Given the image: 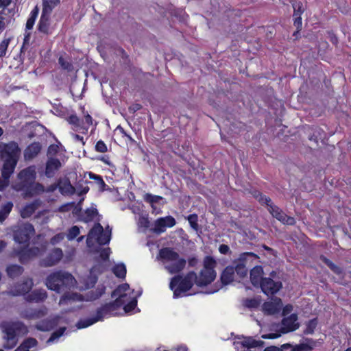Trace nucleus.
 <instances>
[{"label": "nucleus", "instance_id": "nucleus-1", "mask_svg": "<svg viewBox=\"0 0 351 351\" xmlns=\"http://www.w3.org/2000/svg\"><path fill=\"white\" fill-rule=\"evenodd\" d=\"M21 149L15 141L3 144L1 150V158L3 161L0 178V191L4 190L9 184V179L14 173L20 156Z\"/></svg>", "mask_w": 351, "mask_h": 351}, {"label": "nucleus", "instance_id": "nucleus-2", "mask_svg": "<svg viewBox=\"0 0 351 351\" xmlns=\"http://www.w3.org/2000/svg\"><path fill=\"white\" fill-rule=\"evenodd\" d=\"M19 180L16 186V191H22L24 197H32L45 191V186L36 182V171L34 166H29L22 169L18 174Z\"/></svg>", "mask_w": 351, "mask_h": 351}, {"label": "nucleus", "instance_id": "nucleus-3", "mask_svg": "<svg viewBox=\"0 0 351 351\" xmlns=\"http://www.w3.org/2000/svg\"><path fill=\"white\" fill-rule=\"evenodd\" d=\"M75 282L76 280L72 274L62 271H57L47 277L45 285L49 289L60 293L70 289Z\"/></svg>", "mask_w": 351, "mask_h": 351}, {"label": "nucleus", "instance_id": "nucleus-4", "mask_svg": "<svg viewBox=\"0 0 351 351\" xmlns=\"http://www.w3.org/2000/svg\"><path fill=\"white\" fill-rule=\"evenodd\" d=\"M196 272L189 271L185 276L176 275L171 278L169 288L173 292V298H178L189 291L195 284Z\"/></svg>", "mask_w": 351, "mask_h": 351}, {"label": "nucleus", "instance_id": "nucleus-5", "mask_svg": "<svg viewBox=\"0 0 351 351\" xmlns=\"http://www.w3.org/2000/svg\"><path fill=\"white\" fill-rule=\"evenodd\" d=\"M216 266V260L211 256H206L203 260V268L198 275L196 274L195 284L199 287H203L213 282L217 275L215 270Z\"/></svg>", "mask_w": 351, "mask_h": 351}, {"label": "nucleus", "instance_id": "nucleus-6", "mask_svg": "<svg viewBox=\"0 0 351 351\" xmlns=\"http://www.w3.org/2000/svg\"><path fill=\"white\" fill-rule=\"evenodd\" d=\"M160 256L162 259L171 262V263L165 266V268L171 274L180 273L186 266V260L183 258H180L179 254L172 248L165 247L161 249L160 250Z\"/></svg>", "mask_w": 351, "mask_h": 351}, {"label": "nucleus", "instance_id": "nucleus-7", "mask_svg": "<svg viewBox=\"0 0 351 351\" xmlns=\"http://www.w3.org/2000/svg\"><path fill=\"white\" fill-rule=\"evenodd\" d=\"M126 298H128L127 294L120 293L114 301L106 303L98 308L96 315L100 321H103L105 317L116 315L117 311L125 304Z\"/></svg>", "mask_w": 351, "mask_h": 351}, {"label": "nucleus", "instance_id": "nucleus-8", "mask_svg": "<svg viewBox=\"0 0 351 351\" xmlns=\"http://www.w3.org/2000/svg\"><path fill=\"white\" fill-rule=\"evenodd\" d=\"M4 332L7 339L4 348L12 349L16 345L17 337L21 333L27 332V327L22 322H14L5 327Z\"/></svg>", "mask_w": 351, "mask_h": 351}, {"label": "nucleus", "instance_id": "nucleus-9", "mask_svg": "<svg viewBox=\"0 0 351 351\" xmlns=\"http://www.w3.org/2000/svg\"><path fill=\"white\" fill-rule=\"evenodd\" d=\"M35 230L32 223H27L19 227L14 231V239L20 244L28 246L32 236L34 235Z\"/></svg>", "mask_w": 351, "mask_h": 351}, {"label": "nucleus", "instance_id": "nucleus-10", "mask_svg": "<svg viewBox=\"0 0 351 351\" xmlns=\"http://www.w3.org/2000/svg\"><path fill=\"white\" fill-rule=\"evenodd\" d=\"M110 231L104 232L103 226L99 223H97L88 232L87 244L88 245L90 240L94 238L99 245H106L110 241Z\"/></svg>", "mask_w": 351, "mask_h": 351}, {"label": "nucleus", "instance_id": "nucleus-11", "mask_svg": "<svg viewBox=\"0 0 351 351\" xmlns=\"http://www.w3.org/2000/svg\"><path fill=\"white\" fill-rule=\"evenodd\" d=\"M265 342L261 340H256L252 337H243L237 338L233 343L234 348L237 351H247L250 348L263 347Z\"/></svg>", "mask_w": 351, "mask_h": 351}, {"label": "nucleus", "instance_id": "nucleus-12", "mask_svg": "<svg viewBox=\"0 0 351 351\" xmlns=\"http://www.w3.org/2000/svg\"><path fill=\"white\" fill-rule=\"evenodd\" d=\"M248 256L254 258L258 257V256L254 252H243L239 255L238 258L234 260L232 262L234 273H237V274L241 278L245 277L247 274L246 263Z\"/></svg>", "mask_w": 351, "mask_h": 351}, {"label": "nucleus", "instance_id": "nucleus-13", "mask_svg": "<svg viewBox=\"0 0 351 351\" xmlns=\"http://www.w3.org/2000/svg\"><path fill=\"white\" fill-rule=\"evenodd\" d=\"M260 286L262 291L265 295H272L282 287V284L280 281H274L271 278H263L261 279Z\"/></svg>", "mask_w": 351, "mask_h": 351}, {"label": "nucleus", "instance_id": "nucleus-14", "mask_svg": "<svg viewBox=\"0 0 351 351\" xmlns=\"http://www.w3.org/2000/svg\"><path fill=\"white\" fill-rule=\"evenodd\" d=\"M176 223V221L172 216L160 217L155 221L152 231L156 234H160L166 231L167 228H171Z\"/></svg>", "mask_w": 351, "mask_h": 351}, {"label": "nucleus", "instance_id": "nucleus-15", "mask_svg": "<svg viewBox=\"0 0 351 351\" xmlns=\"http://www.w3.org/2000/svg\"><path fill=\"white\" fill-rule=\"evenodd\" d=\"M40 253V250L38 247H21L16 250V254L19 257V261L22 264L27 263L33 258L38 256Z\"/></svg>", "mask_w": 351, "mask_h": 351}, {"label": "nucleus", "instance_id": "nucleus-16", "mask_svg": "<svg viewBox=\"0 0 351 351\" xmlns=\"http://www.w3.org/2000/svg\"><path fill=\"white\" fill-rule=\"evenodd\" d=\"M282 302L280 298L274 297L270 301L265 302L263 304V311L267 315H274L280 312Z\"/></svg>", "mask_w": 351, "mask_h": 351}, {"label": "nucleus", "instance_id": "nucleus-17", "mask_svg": "<svg viewBox=\"0 0 351 351\" xmlns=\"http://www.w3.org/2000/svg\"><path fill=\"white\" fill-rule=\"evenodd\" d=\"M33 287L32 279H27L21 282L16 283L9 291L10 295L13 296L24 295L29 293Z\"/></svg>", "mask_w": 351, "mask_h": 351}, {"label": "nucleus", "instance_id": "nucleus-18", "mask_svg": "<svg viewBox=\"0 0 351 351\" xmlns=\"http://www.w3.org/2000/svg\"><path fill=\"white\" fill-rule=\"evenodd\" d=\"M317 341L311 338L305 339L304 343L293 345L289 343H284V348L289 351H313Z\"/></svg>", "mask_w": 351, "mask_h": 351}, {"label": "nucleus", "instance_id": "nucleus-19", "mask_svg": "<svg viewBox=\"0 0 351 351\" xmlns=\"http://www.w3.org/2000/svg\"><path fill=\"white\" fill-rule=\"evenodd\" d=\"M298 319V315L295 313H293L288 317H285L281 322V332L282 333H287L296 330L300 327Z\"/></svg>", "mask_w": 351, "mask_h": 351}, {"label": "nucleus", "instance_id": "nucleus-20", "mask_svg": "<svg viewBox=\"0 0 351 351\" xmlns=\"http://www.w3.org/2000/svg\"><path fill=\"white\" fill-rule=\"evenodd\" d=\"M47 297V292L45 289H36L25 295V300L29 303H42Z\"/></svg>", "mask_w": 351, "mask_h": 351}, {"label": "nucleus", "instance_id": "nucleus-21", "mask_svg": "<svg viewBox=\"0 0 351 351\" xmlns=\"http://www.w3.org/2000/svg\"><path fill=\"white\" fill-rule=\"evenodd\" d=\"M62 256V250L60 248H54L44 259V265L47 267L53 266L60 262Z\"/></svg>", "mask_w": 351, "mask_h": 351}, {"label": "nucleus", "instance_id": "nucleus-22", "mask_svg": "<svg viewBox=\"0 0 351 351\" xmlns=\"http://www.w3.org/2000/svg\"><path fill=\"white\" fill-rule=\"evenodd\" d=\"M60 167L61 162L59 159L49 158L46 163L45 176L49 178L53 177Z\"/></svg>", "mask_w": 351, "mask_h": 351}, {"label": "nucleus", "instance_id": "nucleus-23", "mask_svg": "<svg viewBox=\"0 0 351 351\" xmlns=\"http://www.w3.org/2000/svg\"><path fill=\"white\" fill-rule=\"evenodd\" d=\"M40 205L41 201L39 199L26 204L21 210V217L23 219L31 217Z\"/></svg>", "mask_w": 351, "mask_h": 351}, {"label": "nucleus", "instance_id": "nucleus-24", "mask_svg": "<svg viewBox=\"0 0 351 351\" xmlns=\"http://www.w3.org/2000/svg\"><path fill=\"white\" fill-rule=\"evenodd\" d=\"M234 269L232 265H228L224 268L220 276L221 285H228L232 282L234 279Z\"/></svg>", "mask_w": 351, "mask_h": 351}, {"label": "nucleus", "instance_id": "nucleus-25", "mask_svg": "<svg viewBox=\"0 0 351 351\" xmlns=\"http://www.w3.org/2000/svg\"><path fill=\"white\" fill-rule=\"evenodd\" d=\"M49 14L44 13L42 12L41 16L38 24V30L39 32L45 34L46 35L49 34V20H50Z\"/></svg>", "mask_w": 351, "mask_h": 351}, {"label": "nucleus", "instance_id": "nucleus-26", "mask_svg": "<svg viewBox=\"0 0 351 351\" xmlns=\"http://www.w3.org/2000/svg\"><path fill=\"white\" fill-rule=\"evenodd\" d=\"M41 145L38 142H34L29 145L25 149L24 156L26 159L30 160L35 158L40 152Z\"/></svg>", "mask_w": 351, "mask_h": 351}, {"label": "nucleus", "instance_id": "nucleus-27", "mask_svg": "<svg viewBox=\"0 0 351 351\" xmlns=\"http://www.w3.org/2000/svg\"><path fill=\"white\" fill-rule=\"evenodd\" d=\"M263 273V267L260 265H257L254 267L251 270L250 273V278L251 282L254 285H256L258 283L261 284V281L262 278V274Z\"/></svg>", "mask_w": 351, "mask_h": 351}, {"label": "nucleus", "instance_id": "nucleus-28", "mask_svg": "<svg viewBox=\"0 0 351 351\" xmlns=\"http://www.w3.org/2000/svg\"><path fill=\"white\" fill-rule=\"evenodd\" d=\"M98 215V211L95 208H89L82 212L79 215V219L84 223L92 221L95 217Z\"/></svg>", "mask_w": 351, "mask_h": 351}, {"label": "nucleus", "instance_id": "nucleus-29", "mask_svg": "<svg viewBox=\"0 0 351 351\" xmlns=\"http://www.w3.org/2000/svg\"><path fill=\"white\" fill-rule=\"evenodd\" d=\"M83 297L81 294L77 293H64L59 301L60 305L68 304L70 301H82Z\"/></svg>", "mask_w": 351, "mask_h": 351}, {"label": "nucleus", "instance_id": "nucleus-30", "mask_svg": "<svg viewBox=\"0 0 351 351\" xmlns=\"http://www.w3.org/2000/svg\"><path fill=\"white\" fill-rule=\"evenodd\" d=\"M58 188L62 194H73L75 192V188L68 178L59 180Z\"/></svg>", "mask_w": 351, "mask_h": 351}, {"label": "nucleus", "instance_id": "nucleus-31", "mask_svg": "<svg viewBox=\"0 0 351 351\" xmlns=\"http://www.w3.org/2000/svg\"><path fill=\"white\" fill-rule=\"evenodd\" d=\"M38 346V341L33 337H28L23 340L15 351H29V349Z\"/></svg>", "mask_w": 351, "mask_h": 351}, {"label": "nucleus", "instance_id": "nucleus-32", "mask_svg": "<svg viewBox=\"0 0 351 351\" xmlns=\"http://www.w3.org/2000/svg\"><path fill=\"white\" fill-rule=\"evenodd\" d=\"M60 4V0H42V12L51 14Z\"/></svg>", "mask_w": 351, "mask_h": 351}, {"label": "nucleus", "instance_id": "nucleus-33", "mask_svg": "<svg viewBox=\"0 0 351 351\" xmlns=\"http://www.w3.org/2000/svg\"><path fill=\"white\" fill-rule=\"evenodd\" d=\"M23 271V267L18 265H10L6 268L8 276L12 279L20 276Z\"/></svg>", "mask_w": 351, "mask_h": 351}, {"label": "nucleus", "instance_id": "nucleus-34", "mask_svg": "<svg viewBox=\"0 0 351 351\" xmlns=\"http://www.w3.org/2000/svg\"><path fill=\"white\" fill-rule=\"evenodd\" d=\"M13 208L12 202H7L0 208V223H2L8 217Z\"/></svg>", "mask_w": 351, "mask_h": 351}, {"label": "nucleus", "instance_id": "nucleus-35", "mask_svg": "<svg viewBox=\"0 0 351 351\" xmlns=\"http://www.w3.org/2000/svg\"><path fill=\"white\" fill-rule=\"evenodd\" d=\"M275 218L285 225L293 226L296 223L294 217L288 216L282 210L280 212V214L277 215Z\"/></svg>", "mask_w": 351, "mask_h": 351}, {"label": "nucleus", "instance_id": "nucleus-36", "mask_svg": "<svg viewBox=\"0 0 351 351\" xmlns=\"http://www.w3.org/2000/svg\"><path fill=\"white\" fill-rule=\"evenodd\" d=\"M99 321H100V319L96 315L95 317L80 319V321H78L77 326L78 328H85L95 324Z\"/></svg>", "mask_w": 351, "mask_h": 351}, {"label": "nucleus", "instance_id": "nucleus-37", "mask_svg": "<svg viewBox=\"0 0 351 351\" xmlns=\"http://www.w3.org/2000/svg\"><path fill=\"white\" fill-rule=\"evenodd\" d=\"M112 273L119 278L124 279L126 276L127 269L123 263L115 265L112 269Z\"/></svg>", "mask_w": 351, "mask_h": 351}, {"label": "nucleus", "instance_id": "nucleus-38", "mask_svg": "<svg viewBox=\"0 0 351 351\" xmlns=\"http://www.w3.org/2000/svg\"><path fill=\"white\" fill-rule=\"evenodd\" d=\"M320 259L322 261V262L326 264L329 268L330 269L334 272L335 274H337V275H340L342 274V269L336 265L335 263H332V261H331L330 259L327 258L326 257L324 256H322L320 257Z\"/></svg>", "mask_w": 351, "mask_h": 351}, {"label": "nucleus", "instance_id": "nucleus-39", "mask_svg": "<svg viewBox=\"0 0 351 351\" xmlns=\"http://www.w3.org/2000/svg\"><path fill=\"white\" fill-rule=\"evenodd\" d=\"M317 318H313L308 321L306 324V328L304 330V335H312L317 326Z\"/></svg>", "mask_w": 351, "mask_h": 351}, {"label": "nucleus", "instance_id": "nucleus-40", "mask_svg": "<svg viewBox=\"0 0 351 351\" xmlns=\"http://www.w3.org/2000/svg\"><path fill=\"white\" fill-rule=\"evenodd\" d=\"M252 195L262 205H265L266 204L269 203L271 202V198L269 197L263 195L259 191H254L252 192Z\"/></svg>", "mask_w": 351, "mask_h": 351}, {"label": "nucleus", "instance_id": "nucleus-41", "mask_svg": "<svg viewBox=\"0 0 351 351\" xmlns=\"http://www.w3.org/2000/svg\"><path fill=\"white\" fill-rule=\"evenodd\" d=\"M88 176L90 179L95 181L101 191H104L106 184L101 176L95 174L93 172H89Z\"/></svg>", "mask_w": 351, "mask_h": 351}, {"label": "nucleus", "instance_id": "nucleus-42", "mask_svg": "<svg viewBox=\"0 0 351 351\" xmlns=\"http://www.w3.org/2000/svg\"><path fill=\"white\" fill-rule=\"evenodd\" d=\"M162 199V197L159 195H152L151 193H145L143 197L145 202L149 203L151 206L154 208V204L158 203Z\"/></svg>", "mask_w": 351, "mask_h": 351}, {"label": "nucleus", "instance_id": "nucleus-43", "mask_svg": "<svg viewBox=\"0 0 351 351\" xmlns=\"http://www.w3.org/2000/svg\"><path fill=\"white\" fill-rule=\"evenodd\" d=\"M187 220L191 228L195 231L199 230L198 216L197 214H191L187 217Z\"/></svg>", "mask_w": 351, "mask_h": 351}, {"label": "nucleus", "instance_id": "nucleus-44", "mask_svg": "<svg viewBox=\"0 0 351 351\" xmlns=\"http://www.w3.org/2000/svg\"><path fill=\"white\" fill-rule=\"evenodd\" d=\"M58 63L62 69L68 72H71L73 70V65L71 62L66 60L62 56L59 57Z\"/></svg>", "mask_w": 351, "mask_h": 351}, {"label": "nucleus", "instance_id": "nucleus-45", "mask_svg": "<svg viewBox=\"0 0 351 351\" xmlns=\"http://www.w3.org/2000/svg\"><path fill=\"white\" fill-rule=\"evenodd\" d=\"M68 122L69 124L73 125V129L75 131H79V127H80V123H81V119L75 114H72L68 118Z\"/></svg>", "mask_w": 351, "mask_h": 351}, {"label": "nucleus", "instance_id": "nucleus-46", "mask_svg": "<svg viewBox=\"0 0 351 351\" xmlns=\"http://www.w3.org/2000/svg\"><path fill=\"white\" fill-rule=\"evenodd\" d=\"M68 122L69 124L73 125V129L75 131H79V127H80V123H81V119L75 114H72L68 118Z\"/></svg>", "mask_w": 351, "mask_h": 351}, {"label": "nucleus", "instance_id": "nucleus-47", "mask_svg": "<svg viewBox=\"0 0 351 351\" xmlns=\"http://www.w3.org/2000/svg\"><path fill=\"white\" fill-rule=\"evenodd\" d=\"M11 38H7L0 43V58L5 56Z\"/></svg>", "mask_w": 351, "mask_h": 351}, {"label": "nucleus", "instance_id": "nucleus-48", "mask_svg": "<svg viewBox=\"0 0 351 351\" xmlns=\"http://www.w3.org/2000/svg\"><path fill=\"white\" fill-rule=\"evenodd\" d=\"M88 183L92 184V182H84L83 180H80L77 184V187L80 190L79 192L80 195H83L86 194L89 191V187L87 186Z\"/></svg>", "mask_w": 351, "mask_h": 351}, {"label": "nucleus", "instance_id": "nucleus-49", "mask_svg": "<svg viewBox=\"0 0 351 351\" xmlns=\"http://www.w3.org/2000/svg\"><path fill=\"white\" fill-rule=\"evenodd\" d=\"M267 206V210L269 213L275 218V217L280 214L282 210L280 209L278 206L274 204L271 201L269 203L265 204Z\"/></svg>", "mask_w": 351, "mask_h": 351}, {"label": "nucleus", "instance_id": "nucleus-50", "mask_svg": "<svg viewBox=\"0 0 351 351\" xmlns=\"http://www.w3.org/2000/svg\"><path fill=\"white\" fill-rule=\"evenodd\" d=\"M293 16V25L296 27L297 30L293 34V36H297L298 34L300 32L302 27V17L300 16Z\"/></svg>", "mask_w": 351, "mask_h": 351}, {"label": "nucleus", "instance_id": "nucleus-51", "mask_svg": "<svg viewBox=\"0 0 351 351\" xmlns=\"http://www.w3.org/2000/svg\"><path fill=\"white\" fill-rule=\"evenodd\" d=\"M80 228L77 226H72L68 232L67 238L69 240L75 239L80 234Z\"/></svg>", "mask_w": 351, "mask_h": 351}, {"label": "nucleus", "instance_id": "nucleus-52", "mask_svg": "<svg viewBox=\"0 0 351 351\" xmlns=\"http://www.w3.org/2000/svg\"><path fill=\"white\" fill-rule=\"evenodd\" d=\"M292 6L293 8V16H301L302 14L304 12V10L302 9V3L300 1L294 2L292 3Z\"/></svg>", "mask_w": 351, "mask_h": 351}, {"label": "nucleus", "instance_id": "nucleus-53", "mask_svg": "<svg viewBox=\"0 0 351 351\" xmlns=\"http://www.w3.org/2000/svg\"><path fill=\"white\" fill-rule=\"evenodd\" d=\"M137 306V300L134 298L128 303L124 305L123 309L125 313L132 311Z\"/></svg>", "mask_w": 351, "mask_h": 351}, {"label": "nucleus", "instance_id": "nucleus-54", "mask_svg": "<svg viewBox=\"0 0 351 351\" xmlns=\"http://www.w3.org/2000/svg\"><path fill=\"white\" fill-rule=\"evenodd\" d=\"M129 289V285L124 283L118 286V287L114 290L112 293V297L114 298L121 292H125Z\"/></svg>", "mask_w": 351, "mask_h": 351}, {"label": "nucleus", "instance_id": "nucleus-55", "mask_svg": "<svg viewBox=\"0 0 351 351\" xmlns=\"http://www.w3.org/2000/svg\"><path fill=\"white\" fill-rule=\"evenodd\" d=\"M95 150L99 153H105L108 151V148L106 143L102 140H99L96 143Z\"/></svg>", "mask_w": 351, "mask_h": 351}, {"label": "nucleus", "instance_id": "nucleus-56", "mask_svg": "<svg viewBox=\"0 0 351 351\" xmlns=\"http://www.w3.org/2000/svg\"><path fill=\"white\" fill-rule=\"evenodd\" d=\"M260 304V302L258 300L252 298V299H247L245 301V305L247 307L250 308H257Z\"/></svg>", "mask_w": 351, "mask_h": 351}, {"label": "nucleus", "instance_id": "nucleus-57", "mask_svg": "<svg viewBox=\"0 0 351 351\" xmlns=\"http://www.w3.org/2000/svg\"><path fill=\"white\" fill-rule=\"evenodd\" d=\"M64 331H65V328H60V329L56 330L55 332H53L51 334V335L49 339V341H52L54 339L60 337L64 334Z\"/></svg>", "mask_w": 351, "mask_h": 351}, {"label": "nucleus", "instance_id": "nucleus-58", "mask_svg": "<svg viewBox=\"0 0 351 351\" xmlns=\"http://www.w3.org/2000/svg\"><path fill=\"white\" fill-rule=\"evenodd\" d=\"M85 126L86 127L87 130H88L90 125H93V118L92 117L86 112L84 113V119H83Z\"/></svg>", "mask_w": 351, "mask_h": 351}, {"label": "nucleus", "instance_id": "nucleus-59", "mask_svg": "<svg viewBox=\"0 0 351 351\" xmlns=\"http://www.w3.org/2000/svg\"><path fill=\"white\" fill-rule=\"evenodd\" d=\"M110 254V249L109 247L102 249L99 253V257L103 261H107L109 258Z\"/></svg>", "mask_w": 351, "mask_h": 351}, {"label": "nucleus", "instance_id": "nucleus-60", "mask_svg": "<svg viewBox=\"0 0 351 351\" xmlns=\"http://www.w3.org/2000/svg\"><path fill=\"white\" fill-rule=\"evenodd\" d=\"M327 34L328 35V38L332 45L337 46L339 43V40L336 34L333 31H328Z\"/></svg>", "mask_w": 351, "mask_h": 351}, {"label": "nucleus", "instance_id": "nucleus-61", "mask_svg": "<svg viewBox=\"0 0 351 351\" xmlns=\"http://www.w3.org/2000/svg\"><path fill=\"white\" fill-rule=\"evenodd\" d=\"M58 146L55 144H52L49 146L47 149V154L49 156H55L58 152Z\"/></svg>", "mask_w": 351, "mask_h": 351}, {"label": "nucleus", "instance_id": "nucleus-62", "mask_svg": "<svg viewBox=\"0 0 351 351\" xmlns=\"http://www.w3.org/2000/svg\"><path fill=\"white\" fill-rule=\"evenodd\" d=\"M263 351H287V348H284V344L281 345L280 347L270 346L265 348Z\"/></svg>", "mask_w": 351, "mask_h": 351}, {"label": "nucleus", "instance_id": "nucleus-63", "mask_svg": "<svg viewBox=\"0 0 351 351\" xmlns=\"http://www.w3.org/2000/svg\"><path fill=\"white\" fill-rule=\"evenodd\" d=\"M219 252L221 254L226 255V254H228V253H230V247L228 245H227L226 244H221L219 247Z\"/></svg>", "mask_w": 351, "mask_h": 351}, {"label": "nucleus", "instance_id": "nucleus-64", "mask_svg": "<svg viewBox=\"0 0 351 351\" xmlns=\"http://www.w3.org/2000/svg\"><path fill=\"white\" fill-rule=\"evenodd\" d=\"M282 315L286 316L289 314L293 310V306L291 304H287L284 307H282Z\"/></svg>", "mask_w": 351, "mask_h": 351}]
</instances>
